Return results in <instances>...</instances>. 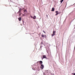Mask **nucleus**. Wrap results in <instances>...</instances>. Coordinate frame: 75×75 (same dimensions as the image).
I'll use <instances>...</instances> for the list:
<instances>
[{
  "mask_svg": "<svg viewBox=\"0 0 75 75\" xmlns=\"http://www.w3.org/2000/svg\"><path fill=\"white\" fill-rule=\"evenodd\" d=\"M55 13H56V14H55V16H57L58 14H60V13H61V12H58V11H56L55 12Z\"/></svg>",
  "mask_w": 75,
  "mask_h": 75,
  "instance_id": "f257e3e1",
  "label": "nucleus"
},
{
  "mask_svg": "<svg viewBox=\"0 0 75 75\" xmlns=\"http://www.w3.org/2000/svg\"><path fill=\"white\" fill-rule=\"evenodd\" d=\"M55 35V31H53V34L52 35V36L53 37V36Z\"/></svg>",
  "mask_w": 75,
  "mask_h": 75,
  "instance_id": "f03ea898",
  "label": "nucleus"
},
{
  "mask_svg": "<svg viewBox=\"0 0 75 75\" xmlns=\"http://www.w3.org/2000/svg\"><path fill=\"white\" fill-rule=\"evenodd\" d=\"M42 56V59H44V58H47V57H46V56L45 55H43Z\"/></svg>",
  "mask_w": 75,
  "mask_h": 75,
  "instance_id": "7ed1b4c3",
  "label": "nucleus"
},
{
  "mask_svg": "<svg viewBox=\"0 0 75 75\" xmlns=\"http://www.w3.org/2000/svg\"><path fill=\"white\" fill-rule=\"evenodd\" d=\"M44 66L43 64H42L41 65V69H44Z\"/></svg>",
  "mask_w": 75,
  "mask_h": 75,
  "instance_id": "20e7f679",
  "label": "nucleus"
},
{
  "mask_svg": "<svg viewBox=\"0 0 75 75\" xmlns=\"http://www.w3.org/2000/svg\"><path fill=\"white\" fill-rule=\"evenodd\" d=\"M39 63L40 65H42V61H40Z\"/></svg>",
  "mask_w": 75,
  "mask_h": 75,
  "instance_id": "39448f33",
  "label": "nucleus"
},
{
  "mask_svg": "<svg viewBox=\"0 0 75 75\" xmlns=\"http://www.w3.org/2000/svg\"><path fill=\"white\" fill-rule=\"evenodd\" d=\"M18 20H19V21H20L21 20V18L20 17L19 18H18Z\"/></svg>",
  "mask_w": 75,
  "mask_h": 75,
  "instance_id": "423d86ee",
  "label": "nucleus"
},
{
  "mask_svg": "<svg viewBox=\"0 0 75 75\" xmlns=\"http://www.w3.org/2000/svg\"><path fill=\"white\" fill-rule=\"evenodd\" d=\"M54 8H52V11H54Z\"/></svg>",
  "mask_w": 75,
  "mask_h": 75,
  "instance_id": "0eeeda50",
  "label": "nucleus"
},
{
  "mask_svg": "<svg viewBox=\"0 0 75 75\" xmlns=\"http://www.w3.org/2000/svg\"><path fill=\"white\" fill-rule=\"evenodd\" d=\"M33 19H35L36 18V16H34L33 18Z\"/></svg>",
  "mask_w": 75,
  "mask_h": 75,
  "instance_id": "6e6552de",
  "label": "nucleus"
},
{
  "mask_svg": "<svg viewBox=\"0 0 75 75\" xmlns=\"http://www.w3.org/2000/svg\"><path fill=\"white\" fill-rule=\"evenodd\" d=\"M63 1H64V0H61L60 1L61 2V3H62L63 2Z\"/></svg>",
  "mask_w": 75,
  "mask_h": 75,
  "instance_id": "1a4fd4ad",
  "label": "nucleus"
},
{
  "mask_svg": "<svg viewBox=\"0 0 75 75\" xmlns=\"http://www.w3.org/2000/svg\"><path fill=\"white\" fill-rule=\"evenodd\" d=\"M42 37H43V38H44V35L42 34Z\"/></svg>",
  "mask_w": 75,
  "mask_h": 75,
  "instance_id": "9d476101",
  "label": "nucleus"
},
{
  "mask_svg": "<svg viewBox=\"0 0 75 75\" xmlns=\"http://www.w3.org/2000/svg\"><path fill=\"white\" fill-rule=\"evenodd\" d=\"M43 32H44V33H45V31L44 30L43 31Z\"/></svg>",
  "mask_w": 75,
  "mask_h": 75,
  "instance_id": "9b49d317",
  "label": "nucleus"
},
{
  "mask_svg": "<svg viewBox=\"0 0 75 75\" xmlns=\"http://www.w3.org/2000/svg\"><path fill=\"white\" fill-rule=\"evenodd\" d=\"M31 18H33V17L32 16H31Z\"/></svg>",
  "mask_w": 75,
  "mask_h": 75,
  "instance_id": "f8f14e48",
  "label": "nucleus"
},
{
  "mask_svg": "<svg viewBox=\"0 0 75 75\" xmlns=\"http://www.w3.org/2000/svg\"><path fill=\"white\" fill-rule=\"evenodd\" d=\"M27 11L26 10H25L24 11V12H25V11Z\"/></svg>",
  "mask_w": 75,
  "mask_h": 75,
  "instance_id": "ddd939ff",
  "label": "nucleus"
},
{
  "mask_svg": "<svg viewBox=\"0 0 75 75\" xmlns=\"http://www.w3.org/2000/svg\"><path fill=\"white\" fill-rule=\"evenodd\" d=\"M73 75H75V73H74V74Z\"/></svg>",
  "mask_w": 75,
  "mask_h": 75,
  "instance_id": "4468645a",
  "label": "nucleus"
},
{
  "mask_svg": "<svg viewBox=\"0 0 75 75\" xmlns=\"http://www.w3.org/2000/svg\"><path fill=\"white\" fill-rule=\"evenodd\" d=\"M46 16H47V17H48V15H47Z\"/></svg>",
  "mask_w": 75,
  "mask_h": 75,
  "instance_id": "2eb2a0df",
  "label": "nucleus"
}]
</instances>
